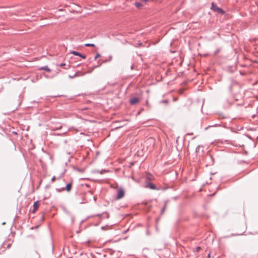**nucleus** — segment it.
<instances>
[{"label":"nucleus","instance_id":"1","mask_svg":"<svg viewBox=\"0 0 258 258\" xmlns=\"http://www.w3.org/2000/svg\"><path fill=\"white\" fill-rule=\"evenodd\" d=\"M211 9L214 11V12H216L219 14H224L225 11L221 9L220 8L218 7L216 5H215L214 3L212 4L211 8Z\"/></svg>","mask_w":258,"mask_h":258},{"label":"nucleus","instance_id":"2","mask_svg":"<svg viewBox=\"0 0 258 258\" xmlns=\"http://www.w3.org/2000/svg\"><path fill=\"white\" fill-rule=\"evenodd\" d=\"M124 196V190L122 188H119L117 191V199H120Z\"/></svg>","mask_w":258,"mask_h":258},{"label":"nucleus","instance_id":"3","mask_svg":"<svg viewBox=\"0 0 258 258\" xmlns=\"http://www.w3.org/2000/svg\"><path fill=\"white\" fill-rule=\"evenodd\" d=\"M13 242V241H11L10 239H8V241H5L3 243V246L4 247H5V246H6V248L9 249L12 246Z\"/></svg>","mask_w":258,"mask_h":258},{"label":"nucleus","instance_id":"4","mask_svg":"<svg viewBox=\"0 0 258 258\" xmlns=\"http://www.w3.org/2000/svg\"><path fill=\"white\" fill-rule=\"evenodd\" d=\"M139 102V98L137 97H134L131 99L130 100V103L132 105L136 104L138 103Z\"/></svg>","mask_w":258,"mask_h":258},{"label":"nucleus","instance_id":"5","mask_svg":"<svg viewBox=\"0 0 258 258\" xmlns=\"http://www.w3.org/2000/svg\"><path fill=\"white\" fill-rule=\"evenodd\" d=\"M146 187L150 188V189H157L156 186L154 184L150 183V182H148L146 184Z\"/></svg>","mask_w":258,"mask_h":258},{"label":"nucleus","instance_id":"6","mask_svg":"<svg viewBox=\"0 0 258 258\" xmlns=\"http://www.w3.org/2000/svg\"><path fill=\"white\" fill-rule=\"evenodd\" d=\"M39 205L40 204H39L38 201H36V202H34L33 206V213H34L37 210V209L38 208V207L39 206Z\"/></svg>","mask_w":258,"mask_h":258},{"label":"nucleus","instance_id":"7","mask_svg":"<svg viewBox=\"0 0 258 258\" xmlns=\"http://www.w3.org/2000/svg\"><path fill=\"white\" fill-rule=\"evenodd\" d=\"M39 70H45L47 72H51V70L47 66L41 67V68H40Z\"/></svg>","mask_w":258,"mask_h":258},{"label":"nucleus","instance_id":"8","mask_svg":"<svg viewBox=\"0 0 258 258\" xmlns=\"http://www.w3.org/2000/svg\"><path fill=\"white\" fill-rule=\"evenodd\" d=\"M72 184L71 183L67 184L65 189L67 191H70L71 190Z\"/></svg>","mask_w":258,"mask_h":258},{"label":"nucleus","instance_id":"9","mask_svg":"<svg viewBox=\"0 0 258 258\" xmlns=\"http://www.w3.org/2000/svg\"><path fill=\"white\" fill-rule=\"evenodd\" d=\"M71 53L77 56H81V53L79 52L75 51H72L71 52Z\"/></svg>","mask_w":258,"mask_h":258},{"label":"nucleus","instance_id":"10","mask_svg":"<svg viewBox=\"0 0 258 258\" xmlns=\"http://www.w3.org/2000/svg\"><path fill=\"white\" fill-rule=\"evenodd\" d=\"M167 205V202H166V203H165L164 206V207L163 208V209H162V211H161V212L162 215V214H163V213H164V211H165V210H166V209Z\"/></svg>","mask_w":258,"mask_h":258},{"label":"nucleus","instance_id":"11","mask_svg":"<svg viewBox=\"0 0 258 258\" xmlns=\"http://www.w3.org/2000/svg\"><path fill=\"white\" fill-rule=\"evenodd\" d=\"M135 5L138 8H140L142 6V5L139 2H136Z\"/></svg>","mask_w":258,"mask_h":258},{"label":"nucleus","instance_id":"12","mask_svg":"<svg viewBox=\"0 0 258 258\" xmlns=\"http://www.w3.org/2000/svg\"><path fill=\"white\" fill-rule=\"evenodd\" d=\"M33 256L35 258H40V257L39 254L36 252H35L34 253H33Z\"/></svg>","mask_w":258,"mask_h":258},{"label":"nucleus","instance_id":"13","mask_svg":"<svg viewBox=\"0 0 258 258\" xmlns=\"http://www.w3.org/2000/svg\"><path fill=\"white\" fill-rule=\"evenodd\" d=\"M79 76V75L77 73H76V74H75L73 76H69V78H71V79H73L75 77H78Z\"/></svg>","mask_w":258,"mask_h":258},{"label":"nucleus","instance_id":"14","mask_svg":"<svg viewBox=\"0 0 258 258\" xmlns=\"http://www.w3.org/2000/svg\"><path fill=\"white\" fill-rule=\"evenodd\" d=\"M85 45L86 46L95 47V45L94 44H91V43H87Z\"/></svg>","mask_w":258,"mask_h":258},{"label":"nucleus","instance_id":"15","mask_svg":"<svg viewBox=\"0 0 258 258\" xmlns=\"http://www.w3.org/2000/svg\"><path fill=\"white\" fill-rule=\"evenodd\" d=\"M202 249L201 247L200 246H198L195 249V251L196 252H199L201 249Z\"/></svg>","mask_w":258,"mask_h":258},{"label":"nucleus","instance_id":"16","mask_svg":"<svg viewBox=\"0 0 258 258\" xmlns=\"http://www.w3.org/2000/svg\"><path fill=\"white\" fill-rule=\"evenodd\" d=\"M101 56V55L99 53H97L96 55H95V59H97L98 58L100 57Z\"/></svg>","mask_w":258,"mask_h":258},{"label":"nucleus","instance_id":"17","mask_svg":"<svg viewBox=\"0 0 258 258\" xmlns=\"http://www.w3.org/2000/svg\"><path fill=\"white\" fill-rule=\"evenodd\" d=\"M80 56L83 58H85L86 57V56L85 55L82 54L81 53V56Z\"/></svg>","mask_w":258,"mask_h":258},{"label":"nucleus","instance_id":"18","mask_svg":"<svg viewBox=\"0 0 258 258\" xmlns=\"http://www.w3.org/2000/svg\"><path fill=\"white\" fill-rule=\"evenodd\" d=\"M64 66H66V64L64 63H60V64H59V66L61 67H63Z\"/></svg>","mask_w":258,"mask_h":258},{"label":"nucleus","instance_id":"19","mask_svg":"<svg viewBox=\"0 0 258 258\" xmlns=\"http://www.w3.org/2000/svg\"><path fill=\"white\" fill-rule=\"evenodd\" d=\"M55 179H56V178H55V176H53V177L52 178V179H51V181H52V182H54V181L55 180Z\"/></svg>","mask_w":258,"mask_h":258},{"label":"nucleus","instance_id":"20","mask_svg":"<svg viewBox=\"0 0 258 258\" xmlns=\"http://www.w3.org/2000/svg\"><path fill=\"white\" fill-rule=\"evenodd\" d=\"M101 65V64H99L98 66H95L92 69V71L95 68H97V67H100V66Z\"/></svg>","mask_w":258,"mask_h":258},{"label":"nucleus","instance_id":"21","mask_svg":"<svg viewBox=\"0 0 258 258\" xmlns=\"http://www.w3.org/2000/svg\"><path fill=\"white\" fill-rule=\"evenodd\" d=\"M229 91H232V85L229 86Z\"/></svg>","mask_w":258,"mask_h":258},{"label":"nucleus","instance_id":"22","mask_svg":"<svg viewBox=\"0 0 258 258\" xmlns=\"http://www.w3.org/2000/svg\"><path fill=\"white\" fill-rule=\"evenodd\" d=\"M104 172V171H101L100 172V173H101V174H102V173H103V172Z\"/></svg>","mask_w":258,"mask_h":258},{"label":"nucleus","instance_id":"23","mask_svg":"<svg viewBox=\"0 0 258 258\" xmlns=\"http://www.w3.org/2000/svg\"><path fill=\"white\" fill-rule=\"evenodd\" d=\"M164 102L167 103V102H168V101L167 100H165Z\"/></svg>","mask_w":258,"mask_h":258},{"label":"nucleus","instance_id":"24","mask_svg":"<svg viewBox=\"0 0 258 258\" xmlns=\"http://www.w3.org/2000/svg\"><path fill=\"white\" fill-rule=\"evenodd\" d=\"M143 1L146 2L147 0H142Z\"/></svg>","mask_w":258,"mask_h":258},{"label":"nucleus","instance_id":"25","mask_svg":"<svg viewBox=\"0 0 258 258\" xmlns=\"http://www.w3.org/2000/svg\"><path fill=\"white\" fill-rule=\"evenodd\" d=\"M127 1H131V0H127Z\"/></svg>","mask_w":258,"mask_h":258}]
</instances>
